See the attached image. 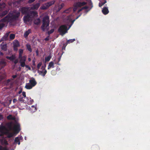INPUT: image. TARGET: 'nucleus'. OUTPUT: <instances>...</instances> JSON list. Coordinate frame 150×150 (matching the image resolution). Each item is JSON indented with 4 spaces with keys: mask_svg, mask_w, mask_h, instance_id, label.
Returning a JSON list of instances; mask_svg holds the SVG:
<instances>
[{
    "mask_svg": "<svg viewBox=\"0 0 150 150\" xmlns=\"http://www.w3.org/2000/svg\"><path fill=\"white\" fill-rule=\"evenodd\" d=\"M18 59H16V60H15L14 61V63H15V64H16V63H18Z\"/></svg>",
    "mask_w": 150,
    "mask_h": 150,
    "instance_id": "nucleus-52",
    "label": "nucleus"
},
{
    "mask_svg": "<svg viewBox=\"0 0 150 150\" xmlns=\"http://www.w3.org/2000/svg\"><path fill=\"white\" fill-rule=\"evenodd\" d=\"M2 41H3V40H2V38L1 40H0V43Z\"/></svg>",
    "mask_w": 150,
    "mask_h": 150,
    "instance_id": "nucleus-60",
    "label": "nucleus"
},
{
    "mask_svg": "<svg viewBox=\"0 0 150 150\" xmlns=\"http://www.w3.org/2000/svg\"><path fill=\"white\" fill-rule=\"evenodd\" d=\"M13 79H8L6 81V83L7 84H8L10 82L11 80H13Z\"/></svg>",
    "mask_w": 150,
    "mask_h": 150,
    "instance_id": "nucleus-44",
    "label": "nucleus"
},
{
    "mask_svg": "<svg viewBox=\"0 0 150 150\" xmlns=\"http://www.w3.org/2000/svg\"><path fill=\"white\" fill-rule=\"evenodd\" d=\"M33 65H35V62L34 60H33Z\"/></svg>",
    "mask_w": 150,
    "mask_h": 150,
    "instance_id": "nucleus-59",
    "label": "nucleus"
},
{
    "mask_svg": "<svg viewBox=\"0 0 150 150\" xmlns=\"http://www.w3.org/2000/svg\"><path fill=\"white\" fill-rule=\"evenodd\" d=\"M22 96L24 97V98H25L26 97V93L24 91H23L22 92Z\"/></svg>",
    "mask_w": 150,
    "mask_h": 150,
    "instance_id": "nucleus-42",
    "label": "nucleus"
},
{
    "mask_svg": "<svg viewBox=\"0 0 150 150\" xmlns=\"http://www.w3.org/2000/svg\"><path fill=\"white\" fill-rule=\"evenodd\" d=\"M106 3V1H105L103 3H101L99 4V6L100 7H101L104 4H105V3Z\"/></svg>",
    "mask_w": 150,
    "mask_h": 150,
    "instance_id": "nucleus-40",
    "label": "nucleus"
},
{
    "mask_svg": "<svg viewBox=\"0 0 150 150\" xmlns=\"http://www.w3.org/2000/svg\"><path fill=\"white\" fill-rule=\"evenodd\" d=\"M7 13V11H4L0 14V17H2L6 15Z\"/></svg>",
    "mask_w": 150,
    "mask_h": 150,
    "instance_id": "nucleus-27",
    "label": "nucleus"
},
{
    "mask_svg": "<svg viewBox=\"0 0 150 150\" xmlns=\"http://www.w3.org/2000/svg\"><path fill=\"white\" fill-rule=\"evenodd\" d=\"M28 14L31 18L33 17H36L38 16L37 12L33 11H29Z\"/></svg>",
    "mask_w": 150,
    "mask_h": 150,
    "instance_id": "nucleus-8",
    "label": "nucleus"
},
{
    "mask_svg": "<svg viewBox=\"0 0 150 150\" xmlns=\"http://www.w3.org/2000/svg\"><path fill=\"white\" fill-rule=\"evenodd\" d=\"M31 67H32V68H33V66H32Z\"/></svg>",
    "mask_w": 150,
    "mask_h": 150,
    "instance_id": "nucleus-64",
    "label": "nucleus"
},
{
    "mask_svg": "<svg viewBox=\"0 0 150 150\" xmlns=\"http://www.w3.org/2000/svg\"><path fill=\"white\" fill-rule=\"evenodd\" d=\"M49 18L47 16H44L42 20V24L41 26L42 30L45 31L48 29V27L49 25Z\"/></svg>",
    "mask_w": 150,
    "mask_h": 150,
    "instance_id": "nucleus-2",
    "label": "nucleus"
},
{
    "mask_svg": "<svg viewBox=\"0 0 150 150\" xmlns=\"http://www.w3.org/2000/svg\"><path fill=\"white\" fill-rule=\"evenodd\" d=\"M20 13L18 11H14L11 13H10L7 16L2 19L0 21V30L4 26L5 24L2 22H12L17 20L20 16Z\"/></svg>",
    "mask_w": 150,
    "mask_h": 150,
    "instance_id": "nucleus-1",
    "label": "nucleus"
},
{
    "mask_svg": "<svg viewBox=\"0 0 150 150\" xmlns=\"http://www.w3.org/2000/svg\"><path fill=\"white\" fill-rule=\"evenodd\" d=\"M63 6H64V4H61V7L60 8H58L59 11L61 9Z\"/></svg>",
    "mask_w": 150,
    "mask_h": 150,
    "instance_id": "nucleus-49",
    "label": "nucleus"
},
{
    "mask_svg": "<svg viewBox=\"0 0 150 150\" xmlns=\"http://www.w3.org/2000/svg\"><path fill=\"white\" fill-rule=\"evenodd\" d=\"M23 98H24V97L22 96V95H20L19 96L18 100L20 102H23L24 103H26V101L23 99Z\"/></svg>",
    "mask_w": 150,
    "mask_h": 150,
    "instance_id": "nucleus-15",
    "label": "nucleus"
},
{
    "mask_svg": "<svg viewBox=\"0 0 150 150\" xmlns=\"http://www.w3.org/2000/svg\"><path fill=\"white\" fill-rule=\"evenodd\" d=\"M86 3L84 2H78L76 3L75 4L74 7L73 9L74 11H75L79 7L84 6L86 5Z\"/></svg>",
    "mask_w": 150,
    "mask_h": 150,
    "instance_id": "nucleus-6",
    "label": "nucleus"
},
{
    "mask_svg": "<svg viewBox=\"0 0 150 150\" xmlns=\"http://www.w3.org/2000/svg\"><path fill=\"white\" fill-rule=\"evenodd\" d=\"M13 129L16 133H18L21 130L20 124L16 122L14 126Z\"/></svg>",
    "mask_w": 150,
    "mask_h": 150,
    "instance_id": "nucleus-7",
    "label": "nucleus"
},
{
    "mask_svg": "<svg viewBox=\"0 0 150 150\" xmlns=\"http://www.w3.org/2000/svg\"><path fill=\"white\" fill-rule=\"evenodd\" d=\"M88 8V6H85L81 8V9L79 10L78 11V13H79V12H80V11H81L82 10L84 9H87Z\"/></svg>",
    "mask_w": 150,
    "mask_h": 150,
    "instance_id": "nucleus-33",
    "label": "nucleus"
},
{
    "mask_svg": "<svg viewBox=\"0 0 150 150\" xmlns=\"http://www.w3.org/2000/svg\"><path fill=\"white\" fill-rule=\"evenodd\" d=\"M72 10V9L71 8H69V9L66 10L64 11V12L66 13H69L70 11H71Z\"/></svg>",
    "mask_w": 150,
    "mask_h": 150,
    "instance_id": "nucleus-35",
    "label": "nucleus"
},
{
    "mask_svg": "<svg viewBox=\"0 0 150 150\" xmlns=\"http://www.w3.org/2000/svg\"><path fill=\"white\" fill-rule=\"evenodd\" d=\"M35 0H29L28 1V3H32L34 2Z\"/></svg>",
    "mask_w": 150,
    "mask_h": 150,
    "instance_id": "nucleus-45",
    "label": "nucleus"
},
{
    "mask_svg": "<svg viewBox=\"0 0 150 150\" xmlns=\"http://www.w3.org/2000/svg\"><path fill=\"white\" fill-rule=\"evenodd\" d=\"M5 4L4 3H3L2 4H0V8H2L5 7Z\"/></svg>",
    "mask_w": 150,
    "mask_h": 150,
    "instance_id": "nucleus-37",
    "label": "nucleus"
},
{
    "mask_svg": "<svg viewBox=\"0 0 150 150\" xmlns=\"http://www.w3.org/2000/svg\"><path fill=\"white\" fill-rule=\"evenodd\" d=\"M38 69V72L40 75L44 76L47 73V71L45 70L46 66H37Z\"/></svg>",
    "mask_w": 150,
    "mask_h": 150,
    "instance_id": "nucleus-3",
    "label": "nucleus"
},
{
    "mask_svg": "<svg viewBox=\"0 0 150 150\" xmlns=\"http://www.w3.org/2000/svg\"><path fill=\"white\" fill-rule=\"evenodd\" d=\"M30 9V8H29L23 7L21 9V11L23 14H28Z\"/></svg>",
    "mask_w": 150,
    "mask_h": 150,
    "instance_id": "nucleus-9",
    "label": "nucleus"
},
{
    "mask_svg": "<svg viewBox=\"0 0 150 150\" xmlns=\"http://www.w3.org/2000/svg\"><path fill=\"white\" fill-rule=\"evenodd\" d=\"M17 101V100L16 99L14 98L13 99V103H15Z\"/></svg>",
    "mask_w": 150,
    "mask_h": 150,
    "instance_id": "nucleus-47",
    "label": "nucleus"
},
{
    "mask_svg": "<svg viewBox=\"0 0 150 150\" xmlns=\"http://www.w3.org/2000/svg\"><path fill=\"white\" fill-rule=\"evenodd\" d=\"M3 118V116L0 114V120H2Z\"/></svg>",
    "mask_w": 150,
    "mask_h": 150,
    "instance_id": "nucleus-50",
    "label": "nucleus"
},
{
    "mask_svg": "<svg viewBox=\"0 0 150 150\" xmlns=\"http://www.w3.org/2000/svg\"><path fill=\"white\" fill-rule=\"evenodd\" d=\"M10 33V32H7L2 38V40H3V41H6L8 39V36Z\"/></svg>",
    "mask_w": 150,
    "mask_h": 150,
    "instance_id": "nucleus-13",
    "label": "nucleus"
},
{
    "mask_svg": "<svg viewBox=\"0 0 150 150\" xmlns=\"http://www.w3.org/2000/svg\"><path fill=\"white\" fill-rule=\"evenodd\" d=\"M27 48L28 49L29 51L31 52V49L30 47V46L29 45L27 44Z\"/></svg>",
    "mask_w": 150,
    "mask_h": 150,
    "instance_id": "nucleus-36",
    "label": "nucleus"
},
{
    "mask_svg": "<svg viewBox=\"0 0 150 150\" xmlns=\"http://www.w3.org/2000/svg\"><path fill=\"white\" fill-rule=\"evenodd\" d=\"M1 142L2 144H4L5 145H8V143L7 142L5 139L2 140Z\"/></svg>",
    "mask_w": 150,
    "mask_h": 150,
    "instance_id": "nucleus-29",
    "label": "nucleus"
},
{
    "mask_svg": "<svg viewBox=\"0 0 150 150\" xmlns=\"http://www.w3.org/2000/svg\"><path fill=\"white\" fill-rule=\"evenodd\" d=\"M23 50L20 49L19 50V58L21 57H22V55L23 53Z\"/></svg>",
    "mask_w": 150,
    "mask_h": 150,
    "instance_id": "nucleus-28",
    "label": "nucleus"
},
{
    "mask_svg": "<svg viewBox=\"0 0 150 150\" xmlns=\"http://www.w3.org/2000/svg\"><path fill=\"white\" fill-rule=\"evenodd\" d=\"M13 47H18L19 46V42L17 40H14L13 42Z\"/></svg>",
    "mask_w": 150,
    "mask_h": 150,
    "instance_id": "nucleus-20",
    "label": "nucleus"
},
{
    "mask_svg": "<svg viewBox=\"0 0 150 150\" xmlns=\"http://www.w3.org/2000/svg\"><path fill=\"white\" fill-rule=\"evenodd\" d=\"M26 68H28L29 69H30L31 68L30 66H25Z\"/></svg>",
    "mask_w": 150,
    "mask_h": 150,
    "instance_id": "nucleus-56",
    "label": "nucleus"
},
{
    "mask_svg": "<svg viewBox=\"0 0 150 150\" xmlns=\"http://www.w3.org/2000/svg\"><path fill=\"white\" fill-rule=\"evenodd\" d=\"M3 53L2 52H0V55H3Z\"/></svg>",
    "mask_w": 150,
    "mask_h": 150,
    "instance_id": "nucleus-58",
    "label": "nucleus"
},
{
    "mask_svg": "<svg viewBox=\"0 0 150 150\" xmlns=\"http://www.w3.org/2000/svg\"><path fill=\"white\" fill-rule=\"evenodd\" d=\"M6 62L4 59H0V64L1 65H6Z\"/></svg>",
    "mask_w": 150,
    "mask_h": 150,
    "instance_id": "nucleus-30",
    "label": "nucleus"
},
{
    "mask_svg": "<svg viewBox=\"0 0 150 150\" xmlns=\"http://www.w3.org/2000/svg\"><path fill=\"white\" fill-rule=\"evenodd\" d=\"M54 29H52L51 30H50V31H49L48 32V34H50L52 33H53L54 32Z\"/></svg>",
    "mask_w": 150,
    "mask_h": 150,
    "instance_id": "nucleus-41",
    "label": "nucleus"
},
{
    "mask_svg": "<svg viewBox=\"0 0 150 150\" xmlns=\"http://www.w3.org/2000/svg\"><path fill=\"white\" fill-rule=\"evenodd\" d=\"M40 6V3L33 4L32 5L30 9L32 10H37Z\"/></svg>",
    "mask_w": 150,
    "mask_h": 150,
    "instance_id": "nucleus-11",
    "label": "nucleus"
},
{
    "mask_svg": "<svg viewBox=\"0 0 150 150\" xmlns=\"http://www.w3.org/2000/svg\"><path fill=\"white\" fill-rule=\"evenodd\" d=\"M31 18L29 16L28 14H27L26 16L24 17V21L25 23H26L31 20Z\"/></svg>",
    "mask_w": 150,
    "mask_h": 150,
    "instance_id": "nucleus-14",
    "label": "nucleus"
},
{
    "mask_svg": "<svg viewBox=\"0 0 150 150\" xmlns=\"http://www.w3.org/2000/svg\"><path fill=\"white\" fill-rule=\"evenodd\" d=\"M54 65V62H51L49 63L48 66H53Z\"/></svg>",
    "mask_w": 150,
    "mask_h": 150,
    "instance_id": "nucleus-46",
    "label": "nucleus"
},
{
    "mask_svg": "<svg viewBox=\"0 0 150 150\" xmlns=\"http://www.w3.org/2000/svg\"><path fill=\"white\" fill-rule=\"evenodd\" d=\"M0 150H7L6 147H3L0 145Z\"/></svg>",
    "mask_w": 150,
    "mask_h": 150,
    "instance_id": "nucleus-38",
    "label": "nucleus"
},
{
    "mask_svg": "<svg viewBox=\"0 0 150 150\" xmlns=\"http://www.w3.org/2000/svg\"><path fill=\"white\" fill-rule=\"evenodd\" d=\"M102 11L103 13L105 15L107 14L109 12L108 8L106 7H105L103 8Z\"/></svg>",
    "mask_w": 150,
    "mask_h": 150,
    "instance_id": "nucleus-17",
    "label": "nucleus"
},
{
    "mask_svg": "<svg viewBox=\"0 0 150 150\" xmlns=\"http://www.w3.org/2000/svg\"><path fill=\"white\" fill-rule=\"evenodd\" d=\"M7 118L8 120H15V117H13L11 115H10L7 116Z\"/></svg>",
    "mask_w": 150,
    "mask_h": 150,
    "instance_id": "nucleus-23",
    "label": "nucleus"
},
{
    "mask_svg": "<svg viewBox=\"0 0 150 150\" xmlns=\"http://www.w3.org/2000/svg\"><path fill=\"white\" fill-rule=\"evenodd\" d=\"M14 47V50H16V51H17V47Z\"/></svg>",
    "mask_w": 150,
    "mask_h": 150,
    "instance_id": "nucleus-53",
    "label": "nucleus"
},
{
    "mask_svg": "<svg viewBox=\"0 0 150 150\" xmlns=\"http://www.w3.org/2000/svg\"><path fill=\"white\" fill-rule=\"evenodd\" d=\"M54 66H48V69H49L50 68H51V67L53 68Z\"/></svg>",
    "mask_w": 150,
    "mask_h": 150,
    "instance_id": "nucleus-55",
    "label": "nucleus"
},
{
    "mask_svg": "<svg viewBox=\"0 0 150 150\" xmlns=\"http://www.w3.org/2000/svg\"><path fill=\"white\" fill-rule=\"evenodd\" d=\"M33 87L30 84V83L26 84L25 86V88L27 89H31Z\"/></svg>",
    "mask_w": 150,
    "mask_h": 150,
    "instance_id": "nucleus-21",
    "label": "nucleus"
},
{
    "mask_svg": "<svg viewBox=\"0 0 150 150\" xmlns=\"http://www.w3.org/2000/svg\"><path fill=\"white\" fill-rule=\"evenodd\" d=\"M59 31L62 35H63L67 32V27L65 25L61 26L59 29Z\"/></svg>",
    "mask_w": 150,
    "mask_h": 150,
    "instance_id": "nucleus-5",
    "label": "nucleus"
},
{
    "mask_svg": "<svg viewBox=\"0 0 150 150\" xmlns=\"http://www.w3.org/2000/svg\"><path fill=\"white\" fill-rule=\"evenodd\" d=\"M17 77V75H15L12 76V77L13 79H15Z\"/></svg>",
    "mask_w": 150,
    "mask_h": 150,
    "instance_id": "nucleus-48",
    "label": "nucleus"
},
{
    "mask_svg": "<svg viewBox=\"0 0 150 150\" xmlns=\"http://www.w3.org/2000/svg\"><path fill=\"white\" fill-rule=\"evenodd\" d=\"M75 40V39H70L69 40H68L67 41V43H71L73 42Z\"/></svg>",
    "mask_w": 150,
    "mask_h": 150,
    "instance_id": "nucleus-34",
    "label": "nucleus"
},
{
    "mask_svg": "<svg viewBox=\"0 0 150 150\" xmlns=\"http://www.w3.org/2000/svg\"><path fill=\"white\" fill-rule=\"evenodd\" d=\"M26 57L25 56L21 57L19 58L20 59V62L21 64V66H25V63Z\"/></svg>",
    "mask_w": 150,
    "mask_h": 150,
    "instance_id": "nucleus-10",
    "label": "nucleus"
},
{
    "mask_svg": "<svg viewBox=\"0 0 150 150\" xmlns=\"http://www.w3.org/2000/svg\"><path fill=\"white\" fill-rule=\"evenodd\" d=\"M28 59L29 61H31V59L30 58H29Z\"/></svg>",
    "mask_w": 150,
    "mask_h": 150,
    "instance_id": "nucleus-61",
    "label": "nucleus"
},
{
    "mask_svg": "<svg viewBox=\"0 0 150 150\" xmlns=\"http://www.w3.org/2000/svg\"><path fill=\"white\" fill-rule=\"evenodd\" d=\"M1 48L2 50H4V51H6L7 50V46L6 44H1Z\"/></svg>",
    "mask_w": 150,
    "mask_h": 150,
    "instance_id": "nucleus-19",
    "label": "nucleus"
},
{
    "mask_svg": "<svg viewBox=\"0 0 150 150\" xmlns=\"http://www.w3.org/2000/svg\"><path fill=\"white\" fill-rule=\"evenodd\" d=\"M33 87L35 86L37 84V82L34 78L32 79L29 80V83Z\"/></svg>",
    "mask_w": 150,
    "mask_h": 150,
    "instance_id": "nucleus-12",
    "label": "nucleus"
},
{
    "mask_svg": "<svg viewBox=\"0 0 150 150\" xmlns=\"http://www.w3.org/2000/svg\"><path fill=\"white\" fill-rule=\"evenodd\" d=\"M6 58L12 61L15 58V55H12L11 57L7 56L6 57Z\"/></svg>",
    "mask_w": 150,
    "mask_h": 150,
    "instance_id": "nucleus-25",
    "label": "nucleus"
},
{
    "mask_svg": "<svg viewBox=\"0 0 150 150\" xmlns=\"http://www.w3.org/2000/svg\"><path fill=\"white\" fill-rule=\"evenodd\" d=\"M22 92V90H21L19 92H18V93L19 94H20L21 92Z\"/></svg>",
    "mask_w": 150,
    "mask_h": 150,
    "instance_id": "nucleus-57",
    "label": "nucleus"
},
{
    "mask_svg": "<svg viewBox=\"0 0 150 150\" xmlns=\"http://www.w3.org/2000/svg\"><path fill=\"white\" fill-rule=\"evenodd\" d=\"M80 15H79L78 16V17L76 18V19H77V18H79V16H80Z\"/></svg>",
    "mask_w": 150,
    "mask_h": 150,
    "instance_id": "nucleus-63",
    "label": "nucleus"
},
{
    "mask_svg": "<svg viewBox=\"0 0 150 150\" xmlns=\"http://www.w3.org/2000/svg\"><path fill=\"white\" fill-rule=\"evenodd\" d=\"M14 142L15 144H18L19 145L20 144V139L18 137H16L15 138Z\"/></svg>",
    "mask_w": 150,
    "mask_h": 150,
    "instance_id": "nucleus-24",
    "label": "nucleus"
},
{
    "mask_svg": "<svg viewBox=\"0 0 150 150\" xmlns=\"http://www.w3.org/2000/svg\"><path fill=\"white\" fill-rule=\"evenodd\" d=\"M55 2L54 1H52L50 2L44 4L40 8L41 9L45 10L47 9L49 7L54 4Z\"/></svg>",
    "mask_w": 150,
    "mask_h": 150,
    "instance_id": "nucleus-4",
    "label": "nucleus"
},
{
    "mask_svg": "<svg viewBox=\"0 0 150 150\" xmlns=\"http://www.w3.org/2000/svg\"><path fill=\"white\" fill-rule=\"evenodd\" d=\"M15 37V35L14 34H11L9 36V38L10 40L14 39Z\"/></svg>",
    "mask_w": 150,
    "mask_h": 150,
    "instance_id": "nucleus-31",
    "label": "nucleus"
},
{
    "mask_svg": "<svg viewBox=\"0 0 150 150\" xmlns=\"http://www.w3.org/2000/svg\"><path fill=\"white\" fill-rule=\"evenodd\" d=\"M5 129V127L4 126H0V132L2 134H0V136H2L4 134V130Z\"/></svg>",
    "mask_w": 150,
    "mask_h": 150,
    "instance_id": "nucleus-16",
    "label": "nucleus"
},
{
    "mask_svg": "<svg viewBox=\"0 0 150 150\" xmlns=\"http://www.w3.org/2000/svg\"><path fill=\"white\" fill-rule=\"evenodd\" d=\"M49 39V36H48L46 38L45 40H46V41H47V40H48Z\"/></svg>",
    "mask_w": 150,
    "mask_h": 150,
    "instance_id": "nucleus-51",
    "label": "nucleus"
},
{
    "mask_svg": "<svg viewBox=\"0 0 150 150\" xmlns=\"http://www.w3.org/2000/svg\"><path fill=\"white\" fill-rule=\"evenodd\" d=\"M13 136V134L12 133H8L7 134V137L8 138H11Z\"/></svg>",
    "mask_w": 150,
    "mask_h": 150,
    "instance_id": "nucleus-32",
    "label": "nucleus"
},
{
    "mask_svg": "<svg viewBox=\"0 0 150 150\" xmlns=\"http://www.w3.org/2000/svg\"><path fill=\"white\" fill-rule=\"evenodd\" d=\"M41 64L40 63H39L38 64L37 66H41Z\"/></svg>",
    "mask_w": 150,
    "mask_h": 150,
    "instance_id": "nucleus-62",
    "label": "nucleus"
},
{
    "mask_svg": "<svg viewBox=\"0 0 150 150\" xmlns=\"http://www.w3.org/2000/svg\"><path fill=\"white\" fill-rule=\"evenodd\" d=\"M30 99L31 103H33L34 101L33 100V99H32L31 98H30Z\"/></svg>",
    "mask_w": 150,
    "mask_h": 150,
    "instance_id": "nucleus-54",
    "label": "nucleus"
},
{
    "mask_svg": "<svg viewBox=\"0 0 150 150\" xmlns=\"http://www.w3.org/2000/svg\"><path fill=\"white\" fill-rule=\"evenodd\" d=\"M31 32V30L30 29H29L28 30L26 31L24 33V36L25 38H27L28 35Z\"/></svg>",
    "mask_w": 150,
    "mask_h": 150,
    "instance_id": "nucleus-18",
    "label": "nucleus"
},
{
    "mask_svg": "<svg viewBox=\"0 0 150 150\" xmlns=\"http://www.w3.org/2000/svg\"><path fill=\"white\" fill-rule=\"evenodd\" d=\"M51 58V57L50 55L48 56V57H45V62H46L49 61Z\"/></svg>",
    "mask_w": 150,
    "mask_h": 150,
    "instance_id": "nucleus-26",
    "label": "nucleus"
},
{
    "mask_svg": "<svg viewBox=\"0 0 150 150\" xmlns=\"http://www.w3.org/2000/svg\"><path fill=\"white\" fill-rule=\"evenodd\" d=\"M7 125L9 128H11L12 127V123L11 122L8 123L7 124Z\"/></svg>",
    "mask_w": 150,
    "mask_h": 150,
    "instance_id": "nucleus-39",
    "label": "nucleus"
},
{
    "mask_svg": "<svg viewBox=\"0 0 150 150\" xmlns=\"http://www.w3.org/2000/svg\"><path fill=\"white\" fill-rule=\"evenodd\" d=\"M4 76L3 75H0V81L4 79Z\"/></svg>",
    "mask_w": 150,
    "mask_h": 150,
    "instance_id": "nucleus-43",
    "label": "nucleus"
},
{
    "mask_svg": "<svg viewBox=\"0 0 150 150\" xmlns=\"http://www.w3.org/2000/svg\"><path fill=\"white\" fill-rule=\"evenodd\" d=\"M34 23L35 24L38 25L40 23V20L39 18H38L34 20Z\"/></svg>",
    "mask_w": 150,
    "mask_h": 150,
    "instance_id": "nucleus-22",
    "label": "nucleus"
}]
</instances>
